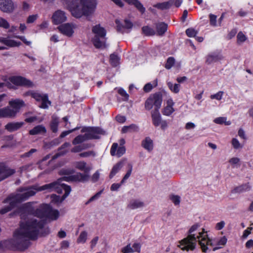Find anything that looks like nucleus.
<instances>
[{
    "label": "nucleus",
    "mask_w": 253,
    "mask_h": 253,
    "mask_svg": "<svg viewBox=\"0 0 253 253\" xmlns=\"http://www.w3.org/2000/svg\"><path fill=\"white\" fill-rule=\"evenodd\" d=\"M33 204L28 202L20 208L21 220L19 228L14 232V238L11 241L14 246L20 250L27 249L30 245V240L37 239L43 228L44 222L33 216L52 220H56L59 216L58 211L52 209L48 204H42L35 209Z\"/></svg>",
    "instance_id": "obj_1"
},
{
    "label": "nucleus",
    "mask_w": 253,
    "mask_h": 253,
    "mask_svg": "<svg viewBox=\"0 0 253 253\" xmlns=\"http://www.w3.org/2000/svg\"><path fill=\"white\" fill-rule=\"evenodd\" d=\"M62 180V179H59L56 181L42 186L35 185L30 187L19 188L15 193L10 194L4 200L3 203L8 204L9 205L1 209L0 213L3 214L8 212L15 206L17 203L27 200L30 197L35 195L37 192L42 191L47 192L55 191L58 193H61L64 191L65 193L62 197L56 195L51 196L52 203H61L68 196L71 191L69 186L61 183Z\"/></svg>",
    "instance_id": "obj_2"
},
{
    "label": "nucleus",
    "mask_w": 253,
    "mask_h": 253,
    "mask_svg": "<svg viewBox=\"0 0 253 253\" xmlns=\"http://www.w3.org/2000/svg\"><path fill=\"white\" fill-rule=\"evenodd\" d=\"M200 227L199 224L192 225L189 230L188 236L182 240L178 246L181 250L184 251L193 250L195 248L196 243L198 241L199 245L203 252L206 253L208 250H211L210 247H212V243L211 240L208 238V235L204 229L202 232H199L198 235H196L194 232L197 231Z\"/></svg>",
    "instance_id": "obj_3"
},
{
    "label": "nucleus",
    "mask_w": 253,
    "mask_h": 253,
    "mask_svg": "<svg viewBox=\"0 0 253 253\" xmlns=\"http://www.w3.org/2000/svg\"><path fill=\"white\" fill-rule=\"evenodd\" d=\"M67 4L68 9L73 16L79 18L83 16H89L95 10L96 0H62Z\"/></svg>",
    "instance_id": "obj_4"
},
{
    "label": "nucleus",
    "mask_w": 253,
    "mask_h": 253,
    "mask_svg": "<svg viewBox=\"0 0 253 253\" xmlns=\"http://www.w3.org/2000/svg\"><path fill=\"white\" fill-rule=\"evenodd\" d=\"M9 106L0 109V118H14L20 110L25 106L24 101L20 99H12L8 102Z\"/></svg>",
    "instance_id": "obj_5"
},
{
    "label": "nucleus",
    "mask_w": 253,
    "mask_h": 253,
    "mask_svg": "<svg viewBox=\"0 0 253 253\" xmlns=\"http://www.w3.org/2000/svg\"><path fill=\"white\" fill-rule=\"evenodd\" d=\"M2 80L4 81V83H0V89L4 86H6L9 88H13L12 84L27 87H32L34 85L31 81L20 76H13L8 79H7L6 77H3Z\"/></svg>",
    "instance_id": "obj_6"
},
{
    "label": "nucleus",
    "mask_w": 253,
    "mask_h": 253,
    "mask_svg": "<svg viewBox=\"0 0 253 253\" xmlns=\"http://www.w3.org/2000/svg\"><path fill=\"white\" fill-rule=\"evenodd\" d=\"M92 31L94 34L92 38L93 45L97 48H104L106 47V31L99 25H97L92 28Z\"/></svg>",
    "instance_id": "obj_7"
},
{
    "label": "nucleus",
    "mask_w": 253,
    "mask_h": 253,
    "mask_svg": "<svg viewBox=\"0 0 253 253\" xmlns=\"http://www.w3.org/2000/svg\"><path fill=\"white\" fill-rule=\"evenodd\" d=\"M162 96L160 93H156L151 95L145 102V108L147 110H150L154 107V110H159L162 103Z\"/></svg>",
    "instance_id": "obj_8"
},
{
    "label": "nucleus",
    "mask_w": 253,
    "mask_h": 253,
    "mask_svg": "<svg viewBox=\"0 0 253 253\" xmlns=\"http://www.w3.org/2000/svg\"><path fill=\"white\" fill-rule=\"evenodd\" d=\"M25 96H31L37 101L41 102L39 106L40 108L47 109L50 105V101L48 99V96L46 94L41 93L38 91H29L25 93Z\"/></svg>",
    "instance_id": "obj_9"
},
{
    "label": "nucleus",
    "mask_w": 253,
    "mask_h": 253,
    "mask_svg": "<svg viewBox=\"0 0 253 253\" xmlns=\"http://www.w3.org/2000/svg\"><path fill=\"white\" fill-rule=\"evenodd\" d=\"M0 50L8 49L10 47H18L21 43L20 42L10 39L8 37H0Z\"/></svg>",
    "instance_id": "obj_10"
},
{
    "label": "nucleus",
    "mask_w": 253,
    "mask_h": 253,
    "mask_svg": "<svg viewBox=\"0 0 253 253\" xmlns=\"http://www.w3.org/2000/svg\"><path fill=\"white\" fill-rule=\"evenodd\" d=\"M76 26L72 23H67L61 24L57 28L59 31L68 37H71L74 33V30L76 29Z\"/></svg>",
    "instance_id": "obj_11"
},
{
    "label": "nucleus",
    "mask_w": 253,
    "mask_h": 253,
    "mask_svg": "<svg viewBox=\"0 0 253 253\" xmlns=\"http://www.w3.org/2000/svg\"><path fill=\"white\" fill-rule=\"evenodd\" d=\"M205 58L206 64L211 65L222 60L223 59V56L221 51H215L209 53Z\"/></svg>",
    "instance_id": "obj_12"
},
{
    "label": "nucleus",
    "mask_w": 253,
    "mask_h": 253,
    "mask_svg": "<svg viewBox=\"0 0 253 253\" xmlns=\"http://www.w3.org/2000/svg\"><path fill=\"white\" fill-rule=\"evenodd\" d=\"M15 8L12 0H0V10L3 12L11 13Z\"/></svg>",
    "instance_id": "obj_13"
},
{
    "label": "nucleus",
    "mask_w": 253,
    "mask_h": 253,
    "mask_svg": "<svg viewBox=\"0 0 253 253\" xmlns=\"http://www.w3.org/2000/svg\"><path fill=\"white\" fill-rule=\"evenodd\" d=\"M67 19L66 13L63 10H57L52 16V22L55 25H58L65 22Z\"/></svg>",
    "instance_id": "obj_14"
},
{
    "label": "nucleus",
    "mask_w": 253,
    "mask_h": 253,
    "mask_svg": "<svg viewBox=\"0 0 253 253\" xmlns=\"http://www.w3.org/2000/svg\"><path fill=\"white\" fill-rule=\"evenodd\" d=\"M88 139H98L99 134L102 133V130L98 127L85 128L82 130V132H85Z\"/></svg>",
    "instance_id": "obj_15"
},
{
    "label": "nucleus",
    "mask_w": 253,
    "mask_h": 253,
    "mask_svg": "<svg viewBox=\"0 0 253 253\" xmlns=\"http://www.w3.org/2000/svg\"><path fill=\"white\" fill-rule=\"evenodd\" d=\"M89 177V176L88 174L78 172L76 174L70 176L69 177H65V178L67 181L84 182L87 181Z\"/></svg>",
    "instance_id": "obj_16"
},
{
    "label": "nucleus",
    "mask_w": 253,
    "mask_h": 253,
    "mask_svg": "<svg viewBox=\"0 0 253 253\" xmlns=\"http://www.w3.org/2000/svg\"><path fill=\"white\" fill-rule=\"evenodd\" d=\"M126 152V148L124 146H120L118 147V144L117 143H114L110 150V154L112 156H117L120 157Z\"/></svg>",
    "instance_id": "obj_17"
},
{
    "label": "nucleus",
    "mask_w": 253,
    "mask_h": 253,
    "mask_svg": "<svg viewBox=\"0 0 253 253\" xmlns=\"http://www.w3.org/2000/svg\"><path fill=\"white\" fill-rule=\"evenodd\" d=\"M14 173V169L8 168L3 166H0V181L10 176Z\"/></svg>",
    "instance_id": "obj_18"
},
{
    "label": "nucleus",
    "mask_w": 253,
    "mask_h": 253,
    "mask_svg": "<svg viewBox=\"0 0 253 253\" xmlns=\"http://www.w3.org/2000/svg\"><path fill=\"white\" fill-rule=\"evenodd\" d=\"M174 104L171 98H169L167 101V105L164 107L162 111V113L164 115L169 116L174 111L173 107Z\"/></svg>",
    "instance_id": "obj_19"
},
{
    "label": "nucleus",
    "mask_w": 253,
    "mask_h": 253,
    "mask_svg": "<svg viewBox=\"0 0 253 253\" xmlns=\"http://www.w3.org/2000/svg\"><path fill=\"white\" fill-rule=\"evenodd\" d=\"M125 25L122 24L120 20L116 19V24L117 25V30L118 32L124 33L126 29L131 28L132 24L128 20H125Z\"/></svg>",
    "instance_id": "obj_20"
},
{
    "label": "nucleus",
    "mask_w": 253,
    "mask_h": 253,
    "mask_svg": "<svg viewBox=\"0 0 253 253\" xmlns=\"http://www.w3.org/2000/svg\"><path fill=\"white\" fill-rule=\"evenodd\" d=\"M74 165L76 169L84 171V173L88 174L91 169V168L84 161L76 162Z\"/></svg>",
    "instance_id": "obj_21"
},
{
    "label": "nucleus",
    "mask_w": 253,
    "mask_h": 253,
    "mask_svg": "<svg viewBox=\"0 0 253 253\" xmlns=\"http://www.w3.org/2000/svg\"><path fill=\"white\" fill-rule=\"evenodd\" d=\"M144 206V203L139 199H132L127 205V208L130 210H135L142 208Z\"/></svg>",
    "instance_id": "obj_22"
},
{
    "label": "nucleus",
    "mask_w": 253,
    "mask_h": 253,
    "mask_svg": "<svg viewBox=\"0 0 253 253\" xmlns=\"http://www.w3.org/2000/svg\"><path fill=\"white\" fill-rule=\"evenodd\" d=\"M152 123L155 126H160L162 120L159 110H153L151 112Z\"/></svg>",
    "instance_id": "obj_23"
},
{
    "label": "nucleus",
    "mask_w": 253,
    "mask_h": 253,
    "mask_svg": "<svg viewBox=\"0 0 253 253\" xmlns=\"http://www.w3.org/2000/svg\"><path fill=\"white\" fill-rule=\"evenodd\" d=\"M156 34L158 36H162L167 30L168 25L164 22H159L156 24Z\"/></svg>",
    "instance_id": "obj_24"
},
{
    "label": "nucleus",
    "mask_w": 253,
    "mask_h": 253,
    "mask_svg": "<svg viewBox=\"0 0 253 253\" xmlns=\"http://www.w3.org/2000/svg\"><path fill=\"white\" fill-rule=\"evenodd\" d=\"M141 145L148 152L152 151L154 148L153 141L149 137H146L142 141Z\"/></svg>",
    "instance_id": "obj_25"
},
{
    "label": "nucleus",
    "mask_w": 253,
    "mask_h": 253,
    "mask_svg": "<svg viewBox=\"0 0 253 253\" xmlns=\"http://www.w3.org/2000/svg\"><path fill=\"white\" fill-rule=\"evenodd\" d=\"M46 132L45 127L42 125H38L29 131V134L32 135L44 134Z\"/></svg>",
    "instance_id": "obj_26"
},
{
    "label": "nucleus",
    "mask_w": 253,
    "mask_h": 253,
    "mask_svg": "<svg viewBox=\"0 0 253 253\" xmlns=\"http://www.w3.org/2000/svg\"><path fill=\"white\" fill-rule=\"evenodd\" d=\"M23 125V123L22 122H12L8 123L5 128L8 131L13 132L19 129Z\"/></svg>",
    "instance_id": "obj_27"
},
{
    "label": "nucleus",
    "mask_w": 253,
    "mask_h": 253,
    "mask_svg": "<svg viewBox=\"0 0 253 253\" xmlns=\"http://www.w3.org/2000/svg\"><path fill=\"white\" fill-rule=\"evenodd\" d=\"M172 4V2L169 1L162 3H158L154 4L153 6L158 9L163 10L169 8L171 6Z\"/></svg>",
    "instance_id": "obj_28"
},
{
    "label": "nucleus",
    "mask_w": 253,
    "mask_h": 253,
    "mask_svg": "<svg viewBox=\"0 0 253 253\" xmlns=\"http://www.w3.org/2000/svg\"><path fill=\"white\" fill-rule=\"evenodd\" d=\"M59 118L55 116L52 117V120L50 123V128L53 132H56L58 131L59 125Z\"/></svg>",
    "instance_id": "obj_29"
},
{
    "label": "nucleus",
    "mask_w": 253,
    "mask_h": 253,
    "mask_svg": "<svg viewBox=\"0 0 253 253\" xmlns=\"http://www.w3.org/2000/svg\"><path fill=\"white\" fill-rule=\"evenodd\" d=\"M123 162L121 161L114 166L110 173V178H112L121 169L123 166Z\"/></svg>",
    "instance_id": "obj_30"
},
{
    "label": "nucleus",
    "mask_w": 253,
    "mask_h": 253,
    "mask_svg": "<svg viewBox=\"0 0 253 253\" xmlns=\"http://www.w3.org/2000/svg\"><path fill=\"white\" fill-rule=\"evenodd\" d=\"M90 147V145L89 144H83L75 146L71 149V151L73 153H77Z\"/></svg>",
    "instance_id": "obj_31"
},
{
    "label": "nucleus",
    "mask_w": 253,
    "mask_h": 253,
    "mask_svg": "<svg viewBox=\"0 0 253 253\" xmlns=\"http://www.w3.org/2000/svg\"><path fill=\"white\" fill-rule=\"evenodd\" d=\"M138 130V127L132 124L128 126H124L122 128V132L123 133H126L128 132L137 131Z\"/></svg>",
    "instance_id": "obj_32"
},
{
    "label": "nucleus",
    "mask_w": 253,
    "mask_h": 253,
    "mask_svg": "<svg viewBox=\"0 0 253 253\" xmlns=\"http://www.w3.org/2000/svg\"><path fill=\"white\" fill-rule=\"evenodd\" d=\"M142 30L143 33L146 36H151L156 34V31L154 30V29L148 26L143 27Z\"/></svg>",
    "instance_id": "obj_33"
},
{
    "label": "nucleus",
    "mask_w": 253,
    "mask_h": 253,
    "mask_svg": "<svg viewBox=\"0 0 253 253\" xmlns=\"http://www.w3.org/2000/svg\"><path fill=\"white\" fill-rule=\"evenodd\" d=\"M168 86L169 89L174 93H177L180 90V85L179 84H173L171 82H168Z\"/></svg>",
    "instance_id": "obj_34"
},
{
    "label": "nucleus",
    "mask_w": 253,
    "mask_h": 253,
    "mask_svg": "<svg viewBox=\"0 0 253 253\" xmlns=\"http://www.w3.org/2000/svg\"><path fill=\"white\" fill-rule=\"evenodd\" d=\"M70 146V143H69V142L64 143L60 148V151H61L59 152V153H58L57 154H56L55 155H54L53 157V159H56L58 157L65 154L67 152V150H64V149L65 148L69 147Z\"/></svg>",
    "instance_id": "obj_35"
},
{
    "label": "nucleus",
    "mask_w": 253,
    "mask_h": 253,
    "mask_svg": "<svg viewBox=\"0 0 253 253\" xmlns=\"http://www.w3.org/2000/svg\"><path fill=\"white\" fill-rule=\"evenodd\" d=\"M85 133L84 135H79L76 137L73 140L72 143L74 145H77L83 143L87 140Z\"/></svg>",
    "instance_id": "obj_36"
},
{
    "label": "nucleus",
    "mask_w": 253,
    "mask_h": 253,
    "mask_svg": "<svg viewBox=\"0 0 253 253\" xmlns=\"http://www.w3.org/2000/svg\"><path fill=\"white\" fill-rule=\"evenodd\" d=\"M226 118L225 117H218L215 118L213 120V122L216 124L222 125L224 124L226 126H229L231 125L230 121H226Z\"/></svg>",
    "instance_id": "obj_37"
},
{
    "label": "nucleus",
    "mask_w": 253,
    "mask_h": 253,
    "mask_svg": "<svg viewBox=\"0 0 253 253\" xmlns=\"http://www.w3.org/2000/svg\"><path fill=\"white\" fill-rule=\"evenodd\" d=\"M169 199L174 204L175 206H179L180 201L181 197L177 195L171 194L169 195Z\"/></svg>",
    "instance_id": "obj_38"
},
{
    "label": "nucleus",
    "mask_w": 253,
    "mask_h": 253,
    "mask_svg": "<svg viewBox=\"0 0 253 253\" xmlns=\"http://www.w3.org/2000/svg\"><path fill=\"white\" fill-rule=\"evenodd\" d=\"M240 159L237 157H233L230 159L229 160V163L231 164L232 167L233 168L240 167Z\"/></svg>",
    "instance_id": "obj_39"
},
{
    "label": "nucleus",
    "mask_w": 253,
    "mask_h": 253,
    "mask_svg": "<svg viewBox=\"0 0 253 253\" xmlns=\"http://www.w3.org/2000/svg\"><path fill=\"white\" fill-rule=\"evenodd\" d=\"M119 57L115 54L110 55V62L113 66H117L119 64Z\"/></svg>",
    "instance_id": "obj_40"
},
{
    "label": "nucleus",
    "mask_w": 253,
    "mask_h": 253,
    "mask_svg": "<svg viewBox=\"0 0 253 253\" xmlns=\"http://www.w3.org/2000/svg\"><path fill=\"white\" fill-rule=\"evenodd\" d=\"M87 239V232L83 231L81 233L79 238L77 239L78 243H84Z\"/></svg>",
    "instance_id": "obj_41"
},
{
    "label": "nucleus",
    "mask_w": 253,
    "mask_h": 253,
    "mask_svg": "<svg viewBox=\"0 0 253 253\" xmlns=\"http://www.w3.org/2000/svg\"><path fill=\"white\" fill-rule=\"evenodd\" d=\"M231 144L233 147L235 149H241L243 146L236 138H234L232 139Z\"/></svg>",
    "instance_id": "obj_42"
},
{
    "label": "nucleus",
    "mask_w": 253,
    "mask_h": 253,
    "mask_svg": "<svg viewBox=\"0 0 253 253\" xmlns=\"http://www.w3.org/2000/svg\"><path fill=\"white\" fill-rule=\"evenodd\" d=\"M157 85V81H154V85H153L151 83H147L144 85V86L143 87V90L146 92H149L152 89V88L154 86H156Z\"/></svg>",
    "instance_id": "obj_43"
},
{
    "label": "nucleus",
    "mask_w": 253,
    "mask_h": 253,
    "mask_svg": "<svg viewBox=\"0 0 253 253\" xmlns=\"http://www.w3.org/2000/svg\"><path fill=\"white\" fill-rule=\"evenodd\" d=\"M80 157L87 158L89 157H95L96 156L95 152L93 151H88L81 153L79 154Z\"/></svg>",
    "instance_id": "obj_44"
},
{
    "label": "nucleus",
    "mask_w": 253,
    "mask_h": 253,
    "mask_svg": "<svg viewBox=\"0 0 253 253\" xmlns=\"http://www.w3.org/2000/svg\"><path fill=\"white\" fill-rule=\"evenodd\" d=\"M175 63V59L173 57H170L167 59V63L165 64V68L167 69H170Z\"/></svg>",
    "instance_id": "obj_45"
},
{
    "label": "nucleus",
    "mask_w": 253,
    "mask_h": 253,
    "mask_svg": "<svg viewBox=\"0 0 253 253\" xmlns=\"http://www.w3.org/2000/svg\"><path fill=\"white\" fill-rule=\"evenodd\" d=\"M185 32L187 36L190 38L195 37L196 35L198 34L197 31L193 28L187 29Z\"/></svg>",
    "instance_id": "obj_46"
},
{
    "label": "nucleus",
    "mask_w": 253,
    "mask_h": 253,
    "mask_svg": "<svg viewBox=\"0 0 253 253\" xmlns=\"http://www.w3.org/2000/svg\"><path fill=\"white\" fill-rule=\"evenodd\" d=\"M223 94H224L223 91H219L215 94H211L210 96V98L211 99H216L217 100H220L222 98Z\"/></svg>",
    "instance_id": "obj_47"
},
{
    "label": "nucleus",
    "mask_w": 253,
    "mask_h": 253,
    "mask_svg": "<svg viewBox=\"0 0 253 253\" xmlns=\"http://www.w3.org/2000/svg\"><path fill=\"white\" fill-rule=\"evenodd\" d=\"M237 38V43L239 44L244 42L247 40L246 36L242 32H240L238 34Z\"/></svg>",
    "instance_id": "obj_48"
},
{
    "label": "nucleus",
    "mask_w": 253,
    "mask_h": 253,
    "mask_svg": "<svg viewBox=\"0 0 253 253\" xmlns=\"http://www.w3.org/2000/svg\"><path fill=\"white\" fill-rule=\"evenodd\" d=\"M0 27L4 29H8L10 27V25L6 20L0 17Z\"/></svg>",
    "instance_id": "obj_49"
},
{
    "label": "nucleus",
    "mask_w": 253,
    "mask_h": 253,
    "mask_svg": "<svg viewBox=\"0 0 253 253\" xmlns=\"http://www.w3.org/2000/svg\"><path fill=\"white\" fill-rule=\"evenodd\" d=\"M209 17L210 20V24L212 26H217V24L216 23V16L212 14H210Z\"/></svg>",
    "instance_id": "obj_50"
},
{
    "label": "nucleus",
    "mask_w": 253,
    "mask_h": 253,
    "mask_svg": "<svg viewBox=\"0 0 253 253\" xmlns=\"http://www.w3.org/2000/svg\"><path fill=\"white\" fill-rule=\"evenodd\" d=\"M118 92L123 97H124V100H128V97H129V95L128 94L126 93V90H125L123 88H119L118 89Z\"/></svg>",
    "instance_id": "obj_51"
},
{
    "label": "nucleus",
    "mask_w": 253,
    "mask_h": 253,
    "mask_svg": "<svg viewBox=\"0 0 253 253\" xmlns=\"http://www.w3.org/2000/svg\"><path fill=\"white\" fill-rule=\"evenodd\" d=\"M129 169L127 171L126 173L125 174V175L123 177V179L122 180L121 184L124 183L125 182V181L128 178V177L130 176V175L131 174V173L132 171V166L131 165H129Z\"/></svg>",
    "instance_id": "obj_52"
},
{
    "label": "nucleus",
    "mask_w": 253,
    "mask_h": 253,
    "mask_svg": "<svg viewBox=\"0 0 253 253\" xmlns=\"http://www.w3.org/2000/svg\"><path fill=\"white\" fill-rule=\"evenodd\" d=\"M38 17V14L31 15L28 17L27 19V23L28 24L34 22Z\"/></svg>",
    "instance_id": "obj_53"
},
{
    "label": "nucleus",
    "mask_w": 253,
    "mask_h": 253,
    "mask_svg": "<svg viewBox=\"0 0 253 253\" xmlns=\"http://www.w3.org/2000/svg\"><path fill=\"white\" fill-rule=\"evenodd\" d=\"M121 251L123 253H133L132 248L131 247L130 244H128L126 247L123 248Z\"/></svg>",
    "instance_id": "obj_54"
},
{
    "label": "nucleus",
    "mask_w": 253,
    "mask_h": 253,
    "mask_svg": "<svg viewBox=\"0 0 253 253\" xmlns=\"http://www.w3.org/2000/svg\"><path fill=\"white\" fill-rule=\"evenodd\" d=\"M13 238H14V236L13 237V238H12V239H10V240H9L7 241H5V242H0V249L3 247V244L7 245V244H10V245H11V247H12V248H15V249H16V250H19V249H17L16 247H15V246H14V245L12 244V242H11V241H12V240L13 239ZM19 251H21V250H19Z\"/></svg>",
    "instance_id": "obj_55"
},
{
    "label": "nucleus",
    "mask_w": 253,
    "mask_h": 253,
    "mask_svg": "<svg viewBox=\"0 0 253 253\" xmlns=\"http://www.w3.org/2000/svg\"><path fill=\"white\" fill-rule=\"evenodd\" d=\"M102 193V191H100L98 192H97L96 194H95L94 196H92L89 200L86 203V204H88L90 202H91L95 200H97L100 197L101 194Z\"/></svg>",
    "instance_id": "obj_56"
},
{
    "label": "nucleus",
    "mask_w": 253,
    "mask_h": 253,
    "mask_svg": "<svg viewBox=\"0 0 253 253\" xmlns=\"http://www.w3.org/2000/svg\"><path fill=\"white\" fill-rule=\"evenodd\" d=\"M133 252H140L141 246L139 243H135L132 246Z\"/></svg>",
    "instance_id": "obj_57"
},
{
    "label": "nucleus",
    "mask_w": 253,
    "mask_h": 253,
    "mask_svg": "<svg viewBox=\"0 0 253 253\" xmlns=\"http://www.w3.org/2000/svg\"><path fill=\"white\" fill-rule=\"evenodd\" d=\"M238 136L242 139H247V137H246V134H245V131L243 130V129L240 128L239 130H238Z\"/></svg>",
    "instance_id": "obj_58"
},
{
    "label": "nucleus",
    "mask_w": 253,
    "mask_h": 253,
    "mask_svg": "<svg viewBox=\"0 0 253 253\" xmlns=\"http://www.w3.org/2000/svg\"><path fill=\"white\" fill-rule=\"evenodd\" d=\"M78 128L76 127L74 129H72L71 130H67V131H64L61 133V134L60 135V138H63L68 135L69 134L71 133V132H73L74 131L78 129Z\"/></svg>",
    "instance_id": "obj_59"
},
{
    "label": "nucleus",
    "mask_w": 253,
    "mask_h": 253,
    "mask_svg": "<svg viewBox=\"0 0 253 253\" xmlns=\"http://www.w3.org/2000/svg\"><path fill=\"white\" fill-rule=\"evenodd\" d=\"M16 38L20 39L24 43H25L27 45H31L32 42L30 41H28L26 40L25 37L24 36H17L15 37Z\"/></svg>",
    "instance_id": "obj_60"
},
{
    "label": "nucleus",
    "mask_w": 253,
    "mask_h": 253,
    "mask_svg": "<svg viewBox=\"0 0 253 253\" xmlns=\"http://www.w3.org/2000/svg\"><path fill=\"white\" fill-rule=\"evenodd\" d=\"M196 127V125L194 123L192 122H188L186 124L185 128L187 130L194 129Z\"/></svg>",
    "instance_id": "obj_61"
},
{
    "label": "nucleus",
    "mask_w": 253,
    "mask_h": 253,
    "mask_svg": "<svg viewBox=\"0 0 253 253\" xmlns=\"http://www.w3.org/2000/svg\"><path fill=\"white\" fill-rule=\"evenodd\" d=\"M225 223L223 221H221L219 222H218L216 224L215 228L217 230H220L222 229L225 226Z\"/></svg>",
    "instance_id": "obj_62"
},
{
    "label": "nucleus",
    "mask_w": 253,
    "mask_h": 253,
    "mask_svg": "<svg viewBox=\"0 0 253 253\" xmlns=\"http://www.w3.org/2000/svg\"><path fill=\"white\" fill-rule=\"evenodd\" d=\"M253 229V227H248L247 229H246L244 231L243 237L245 238H247L248 236V235L251 233Z\"/></svg>",
    "instance_id": "obj_63"
},
{
    "label": "nucleus",
    "mask_w": 253,
    "mask_h": 253,
    "mask_svg": "<svg viewBox=\"0 0 253 253\" xmlns=\"http://www.w3.org/2000/svg\"><path fill=\"white\" fill-rule=\"evenodd\" d=\"M99 176L100 173L98 171H96L92 176V181L94 182H96L98 180Z\"/></svg>",
    "instance_id": "obj_64"
}]
</instances>
